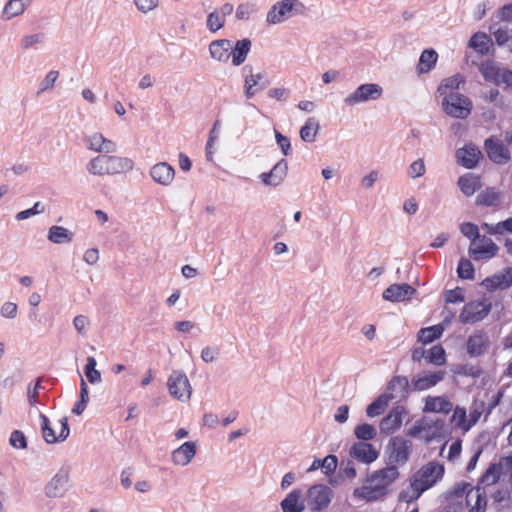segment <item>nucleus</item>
Listing matches in <instances>:
<instances>
[{"instance_id":"1","label":"nucleus","mask_w":512,"mask_h":512,"mask_svg":"<svg viewBox=\"0 0 512 512\" xmlns=\"http://www.w3.org/2000/svg\"><path fill=\"white\" fill-rule=\"evenodd\" d=\"M400 473L395 465L373 472L367 479L369 485L354 489L353 496L368 502L376 501L388 492V487L399 477Z\"/></svg>"},{"instance_id":"2","label":"nucleus","mask_w":512,"mask_h":512,"mask_svg":"<svg viewBox=\"0 0 512 512\" xmlns=\"http://www.w3.org/2000/svg\"><path fill=\"white\" fill-rule=\"evenodd\" d=\"M133 167L132 159L114 155H97L86 165L87 171L94 176H113L131 171Z\"/></svg>"},{"instance_id":"3","label":"nucleus","mask_w":512,"mask_h":512,"mask_svg":"<svg viewBox=\"0 0 512 512\" xmlns=\"http://www.w3.org/2000/svg\"><path fill=\"white\" fill-rule=\"evenodd\" d=\"M444 472V466L436 461H431L416 471L410 482L414 499H418L426 490L440 481L444 476Z\"/></svg>"},{"instance_id":"4","label":"nucleus","mask_w":512,"mask_h":512,"mask_svg":"<svg viewBox=\"0 0 512 512\" xmlns=\"http://www.w3.org/2000/svg\"><path fill=\"white\" fill-rule=\"evenodd\" d=\"M306 6L300 0H282L276 2L267 13L269 24H278L293 15H304Z\"/></svg>"},{"instance_id":"5","label":"nucleus","mask_w":512,"mask_h":512,"mask_svg":"<svg viewBox=\"0 0 512 512\" xmlns=\"http://www.w3.org/2000/svg\"><path fill=\"white\" fill-rule=\"evenodd\" d=\"M442 106L445 113L449 116L458 119H465L471 113L472 102L466 96L456 91H450L446 96H444Z\"/></svg>"},{"instance_id":"6","label":"nucleus","mask_w":512,"mask_h":512,"mask_svg":"<svg viewBox=\"0 0 512 512\" xmlns=\"http://www.w3.org/2000/svg\"><path fill=\"white\" fill-rule=\"evenodd\" d=\"M412 442L401 436L390 438L386 453L388 454V465H404L408 462L412 451Z\"/></svg>"},{"instance_id":"7","label":"nucleus","mask_w":512,"mask_h":512,"mask_svg":"<svg viewBox=\"0 0 512 512\" xmlns=\"http://www.w3.org/2000/svg\"><path fill=\"white\" fill-rule=\"evenodd\" d=\"M333 495L332 489L324 484L311 486L307 492V504L311 512H320L327 509Z\"/></svg>"},{"instance_id":"8","label":"nucleus","mask_w":512,"mask_h":512,"mask_svg":"<svg viewBox=\"0 0 512 512\" xmlns=\"http://www.w3.org/2000/svg\"><path fill=\"white\" fill-rule=\"evenodd\" d=\"M167 387L171 396L175 399L185 402L191 397V385L182 371L174 370L168 378Z\"/></svg>"},{"instance_id":"9","label":"nucleus","mask_w":512,"mask_h":512,"mask_svg":"<svg viewBox=\"0 0 512 512\" xmlns=\"http://www.w3.org/2000/svg\"><path fill=\"white\" fill-rule=\"evenodd\" d=\"M383 94V88L376 83H365L358 86L345 99V104L354 106L362 102L378 100Z\"/></svg>"},{"instance_id":"10","label":"nucleus","mask_w":512,"mask_h":512,"mask_svg":"<svg viewBox=\"0 0 512 512\" xmlns=\"http://www.w3.org/2000/svg\"><path fill=\"white\" fill-rule=\"evenodd\" d=\"M491 310V303L484 301L468 302L462 309L459 319L463 324H472L483 320Z\"/></svg>"},{"instance_id":"11","label":"nucleus","mask_w":512,"mask_h":512,"mask_svg":"<svg viewBox=\"0 0 512 512\" xmlns=\"http://www.w3.org/2000/svg\"><path fill=\"white\" fill-rule=\"evenodd\" d=\"M484 148L489 159L496 164H506L510 160L508 147L496 137L486 139Z\"/></svg>"},{"instance_id":"12","label":"nucleus","mask_w":512,"mask_h":512,"mask_svg":"<svg viewBox=\"0 0 512 512\" xmlns=\"http://www.w3.org/2000/svg\"><path fill=\"white\" fill-rule=\"evenodd\" d=\"M407 413L406 409L402 405L393 407L389 413L382 418L379 424L381 433L385 435H391L397 431L403 421V416Z\"/></svg>"},{"instance_id":"13","label":"nucleus","mask_w":512,"mask_h":512,"mask_svg":"<svg viewBox=\"0 0 512 512\" xmlns=\"http://www.w3.org/2000/svg\"><path fill=\"white\" fill-rule=\"evenodd\" d=\"M481 285L488 291L505 290L512 286V267L485 278Z\"/></svg>"},{"instance_id":"14","label":"nucleus","mask_w":512,"mask_h":512,"mask_svg":"<svg viewBox=\"0 0 512 512\" xmlns=\"http://www.w3.org/2000/svg\"><path fill=\"white\" fill-rule=\"evenodd\" d=\"M69 475L66 470H59L52 479L46 484L44 491L49 498H60L67 491Z\"/></svg>"},{"instance_id":"15","label":"nucleus","mask_w":512,"mask_h":512,"mask_svg":"<svg viewBox=\"0 0 512 512\" xmlns=\"http://www.w3.org/2000/svg\"><path fill=\"white\" fill-rule=\"evenodd\" d=\"M349 455L359 462L370 464L379 457V452L370 443L355 442L349 450Z\"/></svg>"},{"instance_id":"16","label":"nucleus","mask_w":512,"mask_h":512,"mask_svg":"<svg viewBox=\"0 0 512 512\" xmlns=\"http://www.w3.org/2000/svg\"><path fill=\"white\" fill-rule=\"evenodd\" d=\"M287 173L288 162L285 159H280L269 172L261 173L259 178L263 184L276 187L284 181Z\"/></svg>"},{"instance_id":"17","label":"nucleus","mask_w":512,"mask_h":512,"mask_svg":"<svg viewBox=\"0 0 512 512\" xmlns=\"http://www.w3.org/2000/svg\"><path fill=\"white\" fill-rule=\"evenodd\" d=\"M481 242L482 244L478 246L474 247V244H471L469 247L468 254L473 260H488L497 255L499 247L493 242L491 238L483 236Z\"/></svg>"},{"instance_id":"18","label":"nucleus","mask_w":512,"mask_h":512,"mask_svg":"<svg viewBox=\"0 0 512 512\" xmlns=\"http://www.w3.org/2000/svg\"><path fill=\"white\" fill-rule=\"evenodd\" d=\"M467 353L471 357L483 355L490 346L489 337L486 332L479 330L470 335L467 340Z\"/></svg>"},{"instance_id":"19","label":"nucleus","mask_w":512,"mask_h":512,"mask_svg":"<svg viewBox=\"0 0 512 512\" xmlns=\"http://www.w3.org/2000/svg\"><path fill=\"white\" fill-rule=\"evenodd\" d=\"M415 292L416 290L407 283L392 284L384 290L382 297L386 301L400 302L409 299Z\"/></svg>"},{"instance_id":"20","label":"nucleus","mask_w":512,"mask_h":512,"mask_svg":"<svg viewBox=\"0 0 512 512\" xmlns=\"http://www.w3.org/2000/svg\"><path fill=\"white\" fill-rule=\"evenodd\" d=\"M445 373L443 371H435L433 373H423L413 377L411 380V387L414 391L427 390L444 379Z\"/></svg>"},{"instance_id":"21","label":"nucleus","mask_w":512,"mask_h":512,"mask_svg":"<svg viewBox=\"0 0 512 512\" xmlns=\"http://www.w3.org/2000/svg\"><path fill=\"white\" fill-rule=\"evenodd\" d=\"M270 85V80L265 72L249 75V79L244 81V94L247 99L252 98L259 90L265 89Z\"/></svg>"},{"instance_id":"22","label":"nucleus","mask_w":512,"mask_h":512,"mask_svg":"<svg viewBox=\"0 0 512 512\" xmlns=\"http://www.w3.org/2000/svg\"><path fill=\"white\" fill-rule=\"evenodd\" d=\"M196 443L185 442L172 452L171 459L175 465L186 466L195 457Z\"/></svg>"},{"instance_id":"23","label":"nucleus","mask_w":512,"mask_h":512,"mask_svg":"<svg viewBox=\"0 0 512 512\" xmlns=\"http://www.w3.org/2000/svg\"><path fill=\"white\" fill-rule=\"evenodd\" d=\"M208 49L212 59L226 63L231 56L232 42L228 39L213 40Z\"/></svg>"},{"instance_id":"24","label":"nucleus","mask_w":512,"mask_h":512,"mask_svg":"<svg viewBox=\"0 0 512 512\" xmlns=\"http://www.w3.org/2000/svg\"><path fill=\"white\" fill-rule=\"evenodd\" d=\"M174 174V168L166 162L155 164L150 170L152 179L164 186H167L172 182Z\"/></svg>"},{"instance_id":"25","label":"nucleus","mask_w":512,"mask_h":512,"mask_svg":"<svg viewBox=\"0 0 512 512\" xmlns=\"http://www.w3.org/2000/svg\"><path fill=\"white\" fill-rule=\"evenodd\" d=\"M410 389L412 390L411 383H409L406 376H393L387 384V391L385 393L397 394L396 398L404 400L408 397Z\"/></svg>"},{"instance_id":"26","label":"nucleus","mask_w":512,"mask_h":512,"mask_svg":"<svg viewBox=\"0 0 512 512\" xmlns=\"http://www.w3.org/2000/svg\"><path fill=\"white\" fill-rule=\"evenodd\" d=\"M480 154L477 148L469 145L459 148L456 151L458 163L467 169H472L477 165Z\"/></svg>"},{"instance_id":"27","label":"nucleus","mask_w":512,"mask_h":512,"mask_svg":"<svg viewBox=\"0 0 512 512\" xmlns=\"http://www.w3.org/2000/svg\"><path fill=\"white\" fill-rule=\"evenodd\" d=\"M251 47L252 42L248 38L237 40L234 45L232 44V49L230 50L232 64L234 66L242 65L245 62Z\"/></svg>"},{"instance_id":"28","label":"nucleus","mask_w":512,"mask_h":512,"mask_svg":"<svg viewBox=\"0 0 512 512\" xmlns=\"http://www.w3.org/2000/svg\"><path fill=\"white\" fill-rule=\"evenodd\" d=\"M502 198V193L495 187H487L477 195L475 203L477 206L496 207L500 205Z\"/></svg>"},{"instance_id":"29","label":"nucleus","mask_w":512,"mask_h":512,"mask_svg":"<svg viewBox=\"0 0 512 512\" xmlns=\"http://www.w3.org/2000/svg\"><path fill=\"white\" fill-rule=\"evenodd\" d=\"M302 491L300 489L292 490L280 503L284 512H303L305 504L301 500Z\"/></svg>"},{"instance_id":"30","label":"nucleus","mask_w":512,"mask_h":512,"mask_svg":"<svg viewBox=\"0 0 512 512\" xmlns=\"http://www.w3.org/2000/svg\"><path fill=\"white\" fill-rule=\"evenodd\" d=\"M452 408V403L442 396H427L423 411L425 413L437 412L447 414L452 410Z\"/></svg>"},{"instance_id":"31","label":"nucleus","mask_w":512,"mask_h":512,"mask_svg":"<svg viewBox=\"0 0 512 512\" xmlns=\"http://www.w3.org/2000/svg\"><path fill=\"white\" fill-rule=\"evenodd\" d=\"M397 397L394 393H383L379 395L373 402H371L366 408V414L368 417H376L384 413L389 405V402Z\"/></svg>"},{"instance_id":"32","label":"nucleus","mask_w":512,"mask_h":512,"mask_svg":"<svg viewBox=\"0 0 512 512\" xmlns=\"http://www.w3.org/2000/svg\"><path fill=\"white\" fill-rule=\"evenodd\" d=\"M458 186L461 192L465 196L469 197L481 189L482 183L479 176L474 175L473 173H466L459 177Z\"/></svg>"},{"instance_id":"33","label":"nucleus","mask_w":512,"mask_h":512,"mask_svg":"<svg viewBox=\"0 0 512 512\" xmlns=\"http://www.w3.org/2000/svg\"><path fill=\"white\" fill-rule=\"evenodd\" d=\"M74 234L63 226L53 225L48 230L47 238L54 244H65L73 241Z\"/></svg>"},{"instance_id":"34","label":"nucleus","mask_w":512,"mask_h":512,"mask_svg":"<svg viewBox=\"0 0 512 512\" xmlns=\"http://www.w3.org/2000/svg\"><path fill=\"white\" fill-rule=\"evenodd\" d=\"M60 423L61 430L58 435L55 434V431L52 429V427L42 434L43 439L45 440L46 443L53 444L56 442H63L68 438L70 433L68 418L62 417Z\"/></svg>"},{"instance_id":"35","label":"nucleus","mask_w":512,"mask_h":512,"mask_svg":"<svg viewBox=\"0 0 512 512\" xmlns=\"http://www.w3.org/2000/svg\"><path fill=\"white\" fill-rule=\"evenodd\" d=\"M502 70L496 62L492 60H487L485 62H482L479 66V71L483 78L488 81L492 82L495 85H497L499 78L501 76Z\"/></svg>"},{"instance_id":"36","label":"nucleus","mask_w":512,"mask_h":512,"mask_svg":"<svg viewBox=\"0 0 512 512\" xmlns=\"http://www.w3.org/2000/svg\"><path fill=\"white\" fill-rule=\"evenodd\" d=\"M437 59H438V54L435 50L425 49L421 53L420 58H419V62H418V66H417L418 73L423 74V73H428L429 71H431L436 64Z\"/></svg>"},{"instance_id":"37","label":"nucleus","mask_w":512,"mask_h":512,"mask_svg":"<svg viewBox=\"0 0 512 512\" xmlns=\"http://www.w3.org/2000/svg\"><path fill=\"white\" fill-rule=\"evenodd\" d=\"M443 427L442 420L430 421L427 418L423 417L422 419L416 421L413 427H411L407 431V435L410 437H417L420 433L425 430H431L432 428L440 429Z\"/></svg>"},{"instance_id":"38","label":"nucleus","mask_w":512,"mask_h":512,"mask_svg":"<svg viewBox=\"0 0 512 512\" xmlns=\"http://www.w3.org/2000/svg\"><path fill=\"white\" fill-rule=\"evenodd\" d=\"M320 128L319 122L315 117H310L300 129V138L304 142H314Z\"/></svg>"},{"instance_id":"39","label":"nucleus","mask_w":512,"mask_h":512,"mask_svg":"<svg viewBox=\"0 0 512 512\" xmlns=\"http://www.w3.org/2000/svg\"><path fill=\"white\" fill-rule=\"evenodd\" d=\"M502 474V464H490L482 474L477 485H493L497 483Z\"/></svg>"},{"instance_id":"40","label":"nucleus","mask_w":512,"mask_h":512,"mask_svg":"<svg viewBox=\"0 0 512 512\" xmlns=\"http://www.w3.org/2000/svg\"><path fill=\"white\" fill-rule=\"evenodd\" d=\"M444 329L441 325H433L430 327L421 328L418 332V341L423 344H429L439 339Z\"/></svg>"},{"instance_id":"41","label":"nucleus","mask_w":512,"mask_h":512,"mask_svg":"<svg viewBox=\"0 0 512 512\" xmlns=\"http://www.w3.org/2000/svg\"><path fill=\"white\" fill-rule=\"evenodd\" d=\"M29 2L30 0H9L3 9V15L6 19L18 16L24 12Z\"/></svg>"},{"instance_id":"42","label":"nucleus","mask_w":512,"mask_h":512,"mask_svg":"<svg viewBox=\"0 0 512 512\" xmlns=\"http://www.w3.org/2000/svg\"><path fill=\"white\" fill-rule=\"evenodd\" d=\"M354 435L360 440L359 442H366L373 440L377 436V430L369 423H362L354 428Z\"/></svg>"},{"instance_id":"43","label":"nucleus","mask_w":512,"mask_h":512,"mask_svg":"<svg viewBox=\"0 0 512 512\" xmlns=\"http://www.w3.org/2000/svg\"><path fill=\"white\" fill-rule=\"evenodd\" d=\"M489 42L490 38L485 33L477 32L470 38L469 47L480 52L481 54H487L489 51Z\"/></svg>"},{"instance_id":"44","label":"nucleus","mask_w":512,"mask_h":512,"mask_svg":"<svg viewBox=\"0 0 512 512\" xmlns=\"http://www.w3.org/2000/svg\"><path fill=\"white\" fill-rule=\"evenodd\" d=\"M458 277L465 280H473L475 277V269L469 259L461 258L457 267Z\"/></svg>"},{"instance_id":"45","label":"nucleus","mask_w":512,"mask_h":512,"mask_svg":"<svg viewBox=\"0 0 512 512\" xmlns=\"http://www.w3.org/2000/svg\"><path fill=\"white\" fill-rule=\"evenodd\" d=\"M461 82H463V79L459 75L448 77L441 82L437 91L441 96H446L449 93L448 90H457Z\"/></svg>"},{"instance_id":"46","label":"nucleus","mask_w":512,"mask_h":512,"mask_svg":"<svg viewBox=\"0 0 512 512\" xmlns=\"http://www.w3.org/2000/svg\"><path fill=\"white\" fill-rule=\"evenodd\" d=\"M97 362L94 357L89 356L84 367V373L91 384L101 381V373L96 369Z\"/></svg>"},{"instance_id":"47","label":"nucleus","mask_w":512,"mask_h":512,"mask_svg":"<svg viewBox=\"0 0 512 512\" xmlns=\"http://www.w3.org/2000/svg\"><path fill=\"white\" fill-rule=\"evenodd\" d=\"M426 359L429 363L442 365L445 363V350L441 345L433 346L429 351Z\"/></svg>"},{"instance_id":"48","label":"nucleus","mask_w":512,"mask_h":512,"mask_svg":"<svg viewBox=\"0 0 512 512\" xmlns=\"http://www.w3.org/2000/svg\"><path fill=\"white\" fill-rule=\"evenodd\" d=\"M105 137L101 133H93L84 139L88 150L100 153Z\"/></svg>"},{"instance_id":"49","label":"nucleus","mask_w":512,"mask_h":512,"mask_svg":"<svg viewBox=\"0 0 512 512\" xmlns=\"http://www.w3.org/2000/svg\"><path fill=\"white\" fill-rule=\"evenodd\" d=\"M476 491V502L475 505L472 506L470 512H485L487 506V497L484 488L477 485L475 487Z\"/></svg>"},{"instance_id":"50","label":"nucleus","mask_w":512,"mask_h":512,"mask_svg":"<svg viewBox=\"0 0 512 512\" xmlns=\"http://www.w3.org/2000/svg\"><path fill=\"white\" fill-rule=\"evenodd\" d=\"M206 25L209 31L215 33L224 26V19L218 11H213L208 14Z\"/></svg>"},{"instance_id":"51","label":"nucleus","mask_w":512,"mask_h":512,"mask_svg":"<svg viewBox=\"0 0 512 512\" xmlns=\"http://www.w3.org/2000/svg\"><path fill=\"white\" fill-rule=\"evenodd\" d=\"M461 233L472 241L471 244H474V241L480 238L478 226L471 222H464L460 226Z\"/></svg>"},{"instance_id":"52","label":"nucleus","mask_w":512,"mask_h":512,"mask_svg":"<svg viewBox=\"0 0 512 512\" xmlns=\"http://www.w3.org/2000/svg\"><path fill=\"white\" fill-rule=\"evenodd\" d=\"M9 443L13 448L16 449H26L28 445L25 434L20 430L12 431L9 438Z\"/></svg>"},{"instance_id":"53","label":"nucleus","mask_w":512,"mask_h":512,"mask_svg":"<svg viewBox=\"0 0 512 512\" xmlns=\"http://www.w3.org/2000/svg\"><path fill=\"white\" fill-rule=\"evenodd\" d=\"M45 211V207L41 202H36L32 208L20 211L16 214L15 218L18 221H22L28 219L34 215L43 213Z\"/></svg>"},{"instance_id":"54","label":"nucleus","mask_w":512,"mask_h":512,"mask_svg":"<svg viewBox=\"0 0 512 512\" xmlns=\"http://www.w3.org/2000/svg\"><path fill=\"white\" fill-rule=\"evenodd\" d=\"M470 486L467 482H457L455 485L445 493L446 499L461 498Z\"/></svg>"},{"instance_id":"55","label":"nucleus","mask_w":512,"mask_h":512,"mask_svg":"<svg viewBox=\"0 0 512 512\" xmlns=\"http://www.w3.org/2000/svg\"><path fill=\"white\" fill-rule=\"evenodd\" d=\"M58 77H59L58 71L51 70L50 72H48V74L45 76V78L40 83L38 94L42 93L46 90L53 89Z\"/></svg>"},{"instance_id":"56","label":"nucleus","mask_w":512,"mask_h":512,"mask_svg":"<svg viewBox=\"0 0 512 512\" xmlns=\"http://www.w3.org/2000/svg\"><path fill=\"white\" fill-rule=\"evenodd\" d=\"M275 139L284 156L292 153L291 142L287 136L282 135L278 130H274Z\"/></svg>"},{"instance_id":"57","label":"nucleus","mask_w":512,"mask_h":512,"mask_svg":"<svg viewBox=\"0 0 512 512\" xmlns=\"http://www.w3.org/2000/svg\"><path fill=\"white\" fill-rule=\"evenodd\" d=\"M465 295L464 291L460 287H456L455 289L448 290L445 293V301L447 303H460L464 302Z\"/></svg>"},{"instance_id":"58","label":"nucleus","mask_w":512,"mask_h":512,"mask_svg":"<svg viewBox=\"0 0 512 512\" xmlns=\"http://www.w3.org/2000/svg\"><path fill=\"white\" fill-rule=\"evenodd\" d=\"M482 97L499 108H502L504 105V100L500 97L498 89H490L488 92H483Z\"/></svg>"},{"instance_id":"59","label":"nucleus","mask_w":512,"mask_h":512,"mask_svg":"<svg viewBox=\"0 0 512 512\" xmlns=\"http://www.w3.org/2000/svg\"><path fill=\"white\" fill-rule=\"evenodd\" d=\"M425 164L422 159H417L412 162L408 168V175L411 178L421 177L425 173Z\"/></svg>"},{"instance_id":"60","label":"nucleus","mask_w":512,"mask_h":512,"mask_svg":"<svg viewBox=\"0 0 512 512\" xmlns=\"http://www.w3.org/2000/svg\"><path fill=\"white\" fill-rule=\"evenodd\" d=\"M338 465V459L335 455H327L324 459H322V469L324 473L329 475L335 472Z\"/></svg>"},{"instance_id":"61","label":"nucleus","mask_w":512,"mask_h":512,"mask_svg":"<svg viewBox=\"0 0 512 512\" xmlns=\"http://www.w3.org/2000/svg\"><path fill=\"white\" fill-rule=\"evenodd\" d=\"M253 11V5L248 3L240 4L236 9V18L238 20H248Z\"/></svg>"},{"instance_id":"62","label":"nucleus","mask_w":512,"mask_h":512,"mask_svg":"<svg viewBox=\"0 0 512 512\" xmlns=\"http://www.w3.org/2000/svg\"><path fill=\"white\" fill-rule=\"evenodd\" d=\"M159 0H134L139 11L147 13L158 6Z\"/></svg>"},{"instance_id":"63","label":"nucleus","mask_w":512,"mask_h":512,"mask_svg":"<svg viewBox=\"0 0 512 512\" xmlns=\"http://www.w3.org/2000/svg\"><path fill=\"white\" fill-rule=\"evenodd\" d=\"M267 95L278 101H286L289 96V90L286 88H271L268 90Z\"/></svg>"},{"instance_id":"64","label":"nucleus","mask_w":512,"mask_h":512,"mask_svg":"<svg viewBox=\"0 0 512 512\" xmlns=\"http://www.w3.org/2000/svg\"><path fill=\"white\" fill-rule=\"evenodd\" d=\"M0 313L5 318L13 319L17 314V305L13 302H5L0 309Z\"/></svg>"}]
</instances>
